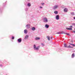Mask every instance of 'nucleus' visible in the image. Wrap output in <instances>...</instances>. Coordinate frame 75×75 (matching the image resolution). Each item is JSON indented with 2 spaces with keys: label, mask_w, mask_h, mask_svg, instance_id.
<instances>
[{
  "label": "nucleus",
  "mask_w": 75,
  "mask_h": 75,
  "mask_svg": "<svg viewBox=\"0 0 75 75\" xmlns=\"http://www.w3.org/2000/svg\"><path fill=\"white\" fill-rule=\"evenodd\" d=\"M33 48L34 50H36L37 51H38V50H39L40 47L39 46L37 47L35 45H33Z\"/></svg>",
  "instance_id": "1"
},
{
  "label": "nucleus",
  "mask_w": 75,
  "mask_h": 75,
  "mask_svg": "<svg viewBox=\"0 0 75 75\" xmlns=\"http://www.w3.org/2000/svg\"><path fill=\"white\" fill-rule=\"evenodd\" d=\"M59 7V6L58 5H55L53 7V10H57Z\"/></svg>",
  "instance_id": "2"
},
{
  "label": "nucleus",
  "mask_w": 75,
  "mask_h": 75,
  "mask_svg": "<svg viewBox=\"0 0 75 75\" xmlns=\"http://www.w3.org/2000/svg\"><path fill=\"white\" fill-rule=\"evenodd\" d=\"M43 22L45 23H48V19L46 18H43Z\"/></svg>",
  "instance_id": "3"
},
{
  "label": "nucleus",
  "mask_w": 75,
  "mask_h": 75,
  "mask_svg": "<svg viewBox=\"0 0 75 75\" xmlns=\"http://www.w3.org/2000/svg\"><path fill=\"white\" fill-rule=\"evenodd\" d=\"M25 27L26 29H28L30 27V25L29 24H27L26 25Z\"/></svg>",
  "instance_id": "4"
},
{
  "label": "nucleus",
  "mask_w": 75,
  "mask_h": 75,
  "mask_svg": "<svg viewBox=\"0 0 75 75\" xmlns=\"http://www.w3.org/2000/svg\"><path fill=\"white\" fill-rule=\"evenodd\" d=\"M55 18L57 20H59V15H57L56 16Z\"/></svg>",
  "instance_id": "5"
},
{
  "label": "nucleus",
  "mask_w": 75,
  "mask_h": 75,
  "mask_svg": "<svg viewBox=\"0 0 75 75\" xmlns=\"http://www.w3.org/2000/svg\"><path fill=\"white\" fill-rule=\"evenodd\" d=\"M17 41L18 42L20 43V42H21V41H22V40H21V38H20L18 39L17 40Z\"/></svg>",
  "instance_id": "6"
},
{
  "label": "nucleus",
  "mask_w": 75,
  "mask_h": 75,
  "mask_svg": "<svg viewBox=\"0 0 75 75\" xmlns=\"http://www.w3.org/2000/svg\"><path fill=\"white\" fill-rule=\"evenodd\" d=\"M64 12H65V13H67L68 12V10L67 8H65L64 9Z\"/></svg>",
  "instance_id": "7"
},
{
  "label": "nucleus",
  "mask_w": 75,
  "mask_h": 75,
  "mask_svg": "<svg viewBox=\"0 0 75 75\" xmlns=\"http://www.w3.org/2000/svg\"><path fill=\"white\" fill-rule=\"evenodd\" d=\"M29 37V35H27L25 36V37L24 38V39L25 40L28 39Z\"/></svg>",
  "instance_id": "8"
},
{
  "label": "nucleus",
  "mask_w": 75,
  "mask_h": 75,
  "mask_svg": "<svg viewBox=\"0 0 75 75\" xmlns=\"http://www.w3.org/2000/svg\"><path fill=\"white\" fill-rule=\"evenodd\" d=\"M49 27H50V26L48 24H46L45 25V27L46 28H48Z\"/></svg>",
  "instance_id": "9"
},
{
  "label": "nucleus",
  "mask_w": 75,
  "mask_h": 75,
  "mask_svg": "<svg viewBox=\"0 0 75 75\" xmlns=\"http://www.w3.org/2000/svg\"><path fill=\"white\" fill-rule=\"evenodd\" d=\"M24 33L25 34H27V33H28V30L27 29H25L24 30Z\"/></svg>",
  "instance_id": "10"
},
{
  "label": "nucleus",
  "mask_w": 75,
  "mask_h": 75,
  "mask_svg": "<svg viewBox=\"0 0 75 75\" xmlns=\"http://www.w3.org/2000/svg\"><path fill=\"white\" fill-rule=\"evenodd\" d=\"M74 57H75V54L74 53H73L71 55V58H74Z\"/></svg>",
  "instance_id": "11"
},
{
  "label": "nucleus",
  "mask_w": 75,
  "mask_h": 75,
  "mask_svg": "<svg viewBox=\"0 0 75 75\" xmlns=\"http://www.w3.org/2000/svg\"><path fill=\"white\" fill-rule=\"evenodd\" d=\"M54 14H57L58 13V11H55L54 12Z\"/></svg>",
  "instance_id": "12"
},
{
  "label": "nucleus",
  "mask_w": 75,
  "mask_h": 75,
  "mask_svg": "<svg viewBox=\"0 0 75 75\" xmlns=\"http://www.w3.org/2000/svg\"><path fill=\"white\" fill-rule=\"evenodd\" d=\"M27 6L28 7H30L31 6V4L28 3L27 4Z\"/></svg>",
  "instance_id": "13"
},
{
  "label": "nucleus",
  "mask_w": 75,
  "mask_h": 75,
  "mask_svg": "<svg viewBox=\"0 0 75 75\" xmlns=\"http://www.w3.org/2000/svg\"><path fill=\"white\" fill-rule=\"evenodd\" d=\"M35 30V28L34 27H33L32 28V30L33 31H34Z\"/></svg>",
  "instance_id": "14"
},
{
  "label": "nucleus",
  "mask_w": 75,
  "mask_h": 75,
  "mask_svg": "<svg viewBox=\"0 0 75 75\" xmlns=\"http://www.w3.org/2000/svg\"><path fill=\"white\" fill-rule=\"evenodd\" d=\"M35 40H40V38L38 37H36L35 38Z\"/></svg>",
  "instance_id": "15"
},
{
  "label": "nucleus",
  "mask_w": 75,
  "mask_h": 75,
  "mask_svg": "<svg viewBox=\"0 0 75 75\" xmlns=\"http://www.w3.org/2000/svg\"><path fill=\"white\" fill-rule=\"evenodd\" d=\"M66 29L68 30H72V29L71 28H66Z\"/></svg>",
  "instance_id": "16"
},
{
  "label": "nucleus",
  "mask_w": 75,
  "mask_h": 75,
  "mask_svg": "<svg viewBox=\"0 0 75 75\" xmlns=\"http://www.w3.org/2000/svg\"><path fill=\"white\" fill-rule=\"evenodd\" d=\"M64 45L65 48H67L68 46H67V44H64Z\"/></svg>",
  "instance_id": "17"
},
{
  "label": "nucleus",
  "mask_w": 75,
  "mask_h": 75,
  "mask_svg": "<svg viewBox=\"0 0 75 75\" xmlns=\"http://www.w3.org/2000/svg\"><path fill=\"white\" fill-rule=\"evenodd\" d=\"M47 39L49 41H50V36H47Z\"/></svg>",
  "instance_id": "18"
},
{
  "label": "nucleus",
  "mask_w": 75,
  "mask_h": 75,
  "mask_svg": "<svg viewBox=\"0 0 75 75\" xmlns=\"http://www.w3.org/2000/svg\"><path fill=\"white\" fill-rule=\"evenodd\" d=\"M70 13L71 14V15H72V16H74V15L75 14L74 12H71Z\"/></svg>",
  "instance_id": "19"
},
{
  "label": "nucleus",
  "mask_w": 75,
  "mask_h": 75,
  "mask_svg": "<svg viewBox=\"0 0 75 75\" xmlns=\"http://www.w3.org/2000/svg\"><path fill=\"white\" fill-rule=\"evenodd\" d=\"M60 33H61V34H65V33H64V31H62L61 32H60Z\"/></svg>",
  "instance_id": "20"
},
{
  "label": "nucleus",
  "mask_w": 75,
  "mask_h": 75,
  "mask_svg": "<svg viewBox=\"0 0 75 75\" xmlns=\"http://www.w3.org/2000/svg\"><path fill=\"white\" fill-rule=\"evenodd\" d=\"M67 48H72V47L70 46V45H69L68 46H67Z\"/></svg>",
  "instance_id": "21"
},
{
  "label": "nucleus",
  "mask_w": 75,
  "mask_h": 75,
  "mask_svg": "<svg viewBox=\"0 0 75 75\" xmlns=\"http://www.w3.org/2000/svg\"><path fill=\"white\" fill-rule=\"evenodd\" d=\"M65 34H66V35H70L69 34V33H64Z\"/></svg>",
  "instance_id": "22"
},
{
  "label": "nucleus",
  "mask_w": 75,
  "mask_h": 75,
  "mask_svg": "<svg viewBox=\"0 0 75 75\" xmlns=\"http://www.w3.org/2000/svg\"><path fill=\"white\" fill-rule=\"evenodd\" d=\"M70 45H72V46H75V45L74 44H72V43H70Z\"/></svg>",
  "instance_id": "23"
},
{
  "label": "nucleus",
  "mask_w": 75,
  "mask_h": 75,
  "mask_svg": "<svg viewBox=\"0 0 75 75\" xmlns=\"http://www.w3.org/2000/svg\"><path fill=\"white\" fill-rule=\"evenodd\" d=\"M57 34H61V32H59L56 33Z\"/></svg>",
  "instance_id": "24"
},
{
  "label": "nucleus",
  "mask_w": 75,
  "mask_h": 75,
  "mask_svg": "<svg viewBox=\"0 0 75 75\" xmlns=\"http://www.w3.org/2000/svg\"><path fill=\"white\" fill-rule=\"evenodd\" d=\"M45 4L44 3H42L41 4H42V6H43L44 5V4Z\"/></svg>",
  "instance_id": "25"
},
{
  "label": "nucleus",
  "mask_w": 75,
  "mask_h": 75,
  "mask_svg": "<svg viewBox=\"0 0 75 75\" xmlns=\"http://www.w3.org/2000/svg\"><path fill=\"white\" fill-rule=\"evenodd\" d=\"M12 40H14V36H12Z\"/></svg>",
  "instance_id": "26"
},
{
  "label": "nucleus",
  "mask_w": 75,
  "mask_h": 75,
  "mask_svg": "<svg viewBox=\"0 0 75 75\" xmlns=\"http://www.w3.org/2000/svg\"><path fill=\"white\" fill-rule=\"evenodd\" d=\"M42 45L43 47V46H44V44L43 43H42L41 44Z\"/></svg>",
  "instance_id": "27"
},
{
  "label": "nucleus",
  "mask_w": 75,
  "mask_h": 75,
  "mask_svg": "<svg viewBox=\"0 0 75 75\" xmlns=\"http://www.w3.org/2000/svg\"><path fill=\"white\" fill-rule=\"evenodd\" d=\"M25 11H27V10H28V8H26L25 9Z\"/></svg>",
  "instance_id": "28"
},
{
  "label": "nucleus",
  "mask_w": 75,
  "mask_h": 75,
  "mask_svg": "<svg viewBox=\"0 0 75 75\" xmlns=\"http://www.w3.org/2000/svg\"><path fill=\"white\" fill-rule=\"evenodd\" d=\"M40 8H42V6H40Z\"/></svg>",
  "instance_id": "29"
},
{
  "label": "nucleus",
  "mask_w": 75,
  "mask_h": 75,
  "mask_svg": "<svg viewBox=\"0 0 75 75\" xmlns=\"http://www.w3.org/2000/svg\"><path fill=\"white\" fill-rule=\"evenodd\" d=\"M69 27H70V28H72V26H70Z\"/></svg>",
  "instance_id": "30"
},
{
  "label": "nucleus",
  "mask_w": 75,
  "mask_h": 75,
  "mask_svg": "<svg viewBox=\"0 0 75 75\" xmlns=\"http://www.w3.org/2000/svg\"><path fill=\"white\" fill-rule=\"evenodd\" d=\"M53 37H50L51 39H52Z\"/></svg>",
  "instance_id": "31"
},
{
  "label": "nucleus",
  "mask_w": 75,
  "mask_h": 75,
  "mask_svg": "<svg viewBox=\"0 0 75 75\" xmlns=\"http://www.w3.org/2000/svg\"><path fill=\"white\" fill-rule=\"evenodd\" d=\"M73 25H75V23H73Z\"/></svg>",
  "instance_id": "32"
},
{
  "label": "nucleus",
  "mask_w": 75,
  "mask_h": 75,
  "mask_svg": "<svg viewBox=\"0 0 75 75\" xmlns=\"http://www.w3.org/2000/svg\"><path fill=\"white\" fill-rule=\"evenodd\" d=\"M74 20H75V17H74Z\"/></svg>",
  "instance_id": "33"
},
{
  "label": "nucleus",
  "mask_w": 75,
  "mask_h": 75,
  "mask_svg": "<svg viewBox=\"0 0 75 75\" xmlns=\"http://www.w3.org/2000/svg\"><path fill=\"white\" fill-rule=\"evenodd\" d=\"M74 33H75V31H74Z\"/></svg>",
  "instance_id": "34"
},
{
  "label": "nucleus",
  "mask_w": 75,
  "mask_h": 75,
  "mask_svg": "<svg viewBox=\"0 0 75 75\" xmlns=\"http://www.w3.org/2000/svg\"><path fill=\"white\" fill-rule=\"evenodd\" d=\"M0 66H1V65H0Z\"/></svg>",
  "instance_id": "35"
},
{
  "label": "nucleus",
  "mask_w": 75,
  "mask_h": 75,
  "mask_svg": "<svg viewBox=\"0 0 75 75\" xmlns=\"http://www.w3.org/2000/svg\"><path fill=\"white\" fill-rule=\"evenodd\" d=\"M74 30H75V28L74 29Z\"/></svg>",
  "instance_id": "36"
}]
</instances>
